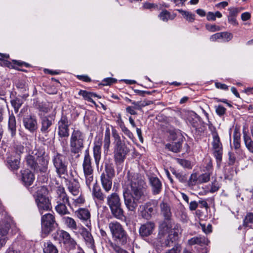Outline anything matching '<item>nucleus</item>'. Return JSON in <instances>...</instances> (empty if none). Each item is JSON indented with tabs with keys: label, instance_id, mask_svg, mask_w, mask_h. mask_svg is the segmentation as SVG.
<instances>
[{
	"label": "nucleus",
	"instance_id": "nucleus-1",
	"mask_svg": "<svg viewBox=\"0 0 253 253\" xmlns=\"http://www.w3.org/2000/svg\"><path fill=\"white\" fill-rule=\"evenodd\" d=\"M56 206L55 210L62 217L61 220L63 224L68 228L73 230H77L78 226L76 220L72 217L65 216L64 215L70 214L67 206L72 208L69 198L67 194L65 188L62 186H58L56 190V196H55Z\"/></svg>",
	"mask_w": 253,
	"mask_h": 253
},
{
	"label": "nucleus",
	"instance_id": "nucleus-2",
	"mask_svg": "<svg viewBox=\"0 0 253 253\" xmlns=\"http://www.w3.org/2000/svg\"><path fill=\"white\" fill-rule=\"evenodd\" d=\"M112 135L114 138V158L117 164L123 163L126 156L129 152V148L125 142L121 140V137L116 130H113Z\"/></svg>",
	"mask_w": 253,
	"mask_h": 253
},
{
	"label": "nucleus",
	"instance_id": "nucleus-3",
	"mask_svg": "<svg viewBox=\"0 0 253 253\" xmlns=\"http://www.w3.org/2000/svg\"><path fill=\"white\" fill-rule=\"evenodd\" d=\"M144 193L130 191L128 189H123L125 205L128 211H135L138 203L145 200Z\"/></svg>",
	"mask_w": 253,
	"mask_h": 253
},
{
	"label": "nucleus",
	"instance_id": "nucleus-4",
	"mask_svg": "<svg viewBox=\"0 0 253 253\" xmlns=\"http://www.w3.org/2000/svg\"><path fill=\"white\" fill-rule=\"evenodd\" d=\"M126 186L124 189H128L130 191L144 193L143 188L145 185L144 177L138 173H127Z\"/></svg>",
	"mask_w": 253,
	"mask_h": 253
},
{
	"label": "nucleus",
	"instance_id": "nucleus-5",
	"mask_svg": "<svg viewBox=\"0 0 253 253\" xmlns=\"http://www.w3.org/2000/svg\"><path fill=\"white\" fill-rule=\"evenodd\" d=\"M106 203L112 215L118 219H122L124 216V212L121 207V199L119 195L115 192L109 195L106 198Z\"/></svg>",
	"mask_w": 253,
	"mask_h": 253
},
{
	"label": "nucleus",
	"instance_id": "nucleus-6",
	"mask_svg": "<svg viewBox=\"0 0 253 253\" xmlns=\"http://www.w3.org/2000/svg\"><path fill=\"white\" fill-rule=\"evenodd\" d=\"M85 134L79 130H74L70 139L71 153L76 154L80 153L84 148Z\"/></svg>",
	"mask_w": 253,
	"mask_h": 253
},
{
	"label": "nucleus",
	"instance_id": "nucleus-7",
	"mask_svg": "<svg viewBox=\"0 0 253 253\" xmlns=\"http://www.w3.org/2000/svg\"><path fill=\"white\" fill-rule=\"evenodd\" d=\"M47 193V189L44 186L39 187L37 192L35 201L41 214L43 213V211H49L51 208L50 201L46 196Z\"/></svg>",
	"mask_w": 253,
	"mask_h": 253
},
{
	"label": "nucleus",
	"instance_id": "nucleus-8",
	"mask_svg": "<svg viewBox=\"0 0 253 253\" xmlns=\"http://www.w3.org/2000/svg\"><path fill=\"white\" fill-rule=\"evenodd\" d=\"M181 229L178 226L170 230L168 235L163 232H159L158 239L161 243L162 246L169 247L172 246L177 241Z\"/></svg>",
	"mask_w": 253,
	"mask_h": 253
},
{
	"label": "nucleus",
	"instance_id": "nucleus-9",
	"mask_svg": "<svg viewBox=\"0 0 253 253\" xmlns=\"http://www.w3.org/2000/svg\"><path fill=\"white\" fill-rule=\"evenodd\" d=\"M113 238L118 240L122 245L127 243V235L123 226L117 221H112L108 224Z\"/></svg>",
	"mask_w": 253,
	"mask_h": 253
},
{
	"label": "nucleus",
	"instance_id": "nucleus-10",
	"mask_svg": "<svg viewBox=\"0 0 253 253\" xmlns=\"http://www.w3.org/2000/svg\"><path fill=\"white\" fill-rule=\"evenodd\" d=\"M83 168L86 185L90 188L94 179L93 169L91 164V158L87 150L85 151L83 163Z\"/></svg>",
	"mask_w": 253,
	"mask_h": 253
},
{
	"label": "nucleus",
	"instance_id": "nucleus-11",
	"mask_svg": "<svg viewBox=\"0 0 253 253\" xmlns=\"http://www.w3.org/2000/svg\"><path fill=\"white\" fill-rule=\"evenodd\" d=\"M52 162L58 176L61 177L62 175L67 173L68 163L65 156L59 153H56L53 157Z\"/></svg>",
	"mask_w": 253,
	"mask_h": 253
},
{
	"label": "nucleus",
	"instance_id": "nucleus-12",
	"mask_svg": "<svg viewBox=\"0 0 253 253\" xmlns=\"http://www.w3.org/2000/svg\"><path fill=\"white\" fill-rule=\"evenodd\" d=\"M52 237L54 240L60 243H63L70 249L75 248L77 245L76 241L71 238L70 234L63 230H57L52 234Z\"/></svg>",
	"mask_w": 253,
	"mask_h": 253
},
{
	"label": "nucleus",
	"instance_id": "nucleus-13",
	"mask_svg": "<svg viewBox=\"0 0 253 253\" xmlns=\"http://www.w3.org/2000/svg\"><path fill=\"white\" fill-rule=\"evenodd\" d=\"M41 225L42 231L46 234H49L58 226L55 216L50 213H46L42 216Z\"/></svg>",
	"mask_w": 253,
	"mask_h": 253
},
{
	"label": "nucleus",
	"instance_id": "nucleus-14",
	"mask_svg": "<svg viewBox=\"0 0 253 253\" xmlns=\"http://www.w3.org/2000/svg\"><path fill=\"white\" fill-rule=\"evenodd\" d=\"M212 141L211 145L213 154L217 162H220L222 160L223 149L222 145L220 142V138L216 131L212 132Z\"/></svg>",
	"mask_w": 253,
	"mask_h": 253
},
{
	"label": "nucleus",
	"instance_id": "nucleus-15",
	"mask_svg": "<svg viewBox=\"0 0 253 253\" xmlns=\"http://www.w3.org/2000/svg\"><path fill=\"white\" fill-rule=\"evenodd\" d=\"M40 154L37 156V162L34 170L37 172L46 173L48 170L49 158L45 155L44 152L41 150Z\"/></svg>",
	"mask_w": 253,
	"mask_h": 253
},
{
	"label": "nucleus",
	"instance_id": "nucleus-16",
	"mask_svg": "<svg viewBox=\"0 0 253 253\" xmlns=\"http://www.w3.org/2000/svg\"><path fill=\"white\" fill-rule=\"evenodd\" d=\"M69 124L67 117L63 116L58 122V134L60 137H68L69 136Z\"/></svg>",
	"mask_w": 253,
	"mask_h": 253
},
{
	"label": "nucleus",
	"instance_id": "nucleus-17",
	"mask_svg": "<svg viewBox=\"0 0 253 253\" xmlns=\"http://www.w3.org/2000/svg\"><path fill=\"white\" fill-rule=\"evenodd\" d=\"M154 205L151 202L139 206L138 212L145 219H149L154 213Z\"/></svg>",
	"mask_w": 253,
	"mask_h": 253
},
{
	"label": "nucleus",
	"instance_id": "nucleus-18",
	"mask_svg": "<svg viewBox=\"0 0 253 253\" xmlns=\"http://www.w3.org/2000/svg\"><path fill=\"white\" fill-rule=\"evenodd\" d=\"M75 214L86 227H89L91 226V214L88 209L80 208L75 212Z\"/></svg>",
	"mask_w": 253,
	"mask_h": 253
},
{
	"label": "nucleus",
	"instance_id": "nucleus-19",
	"mask_svg": "<svg viewBox=\"0 0 253 253\" xmlns=\"http://www.w3.org/2000/svg\"><path fill=\"white\" fill-rule=\"evenodd\" d=\"M102 144V138L101 137H96L94 142L93 151L94 161L97 166L99 165L101 159Z\"/></svg>",
	"mask_w": 253,
	"mask_h": 253
},
{
	"label": "nucleus",
	"instance_id": "nucleus-20",
	"mask_svg": "<svg viewBox=\"0 0 253 253\" xmlns=\"http://www.w3.org/2000/svg\"><path fill=\"white\" fill-rule=\"evenodd\" d=\"M155 224L151 221H148L142 224L139 229V233L142 237H146L151 235L155 229Z\"/></svg>",
	"mask_w": 253,
	"mask_h": 253
},
{
	"label": "nucleus",
	"instance_id": "nucleus-21",
	"mask_svg": "<svg viewBox=\"0 0 253 253\" xmlns=\"http://www.w3.org/2000/svg\"><path fill=\"white\" fill-rule=\"evenodd\" d=\"M21 180L26 186L31 185L35 180L34 173L29 169H25L21 171Z\"/></svg>",
	"mask_w": 253,
	"mask_h": 253
},
{
	"label": "nucleus",
	"instance_id": "nucleus-22",
	"mask_svg": "<svg viewBox=\"0 0 253 253\" xmlns=\"http://www.w3.org/2000/svg\"><path fill=\"white\" fill-rule=\"evenodd\" d=\"M67 187L70 193L73 196H77L81 192V187L78 180L73 179L68 181Z\"/></svg>",
	"mask_w": 253,
	"mask_h": 253
},
{
	"label": "nucleus",
	"instance_id": "nucleus-23",
	"mask_svg": "<svg viewBox=\"0 0 253 253\" xmlns=\"http://www.w3.org/2000/svg\"><path fill=\"white\" fill-rule=\"evenodd\" d=\"M149 182L152 187L153 194L154 195L159 194L162 189V184L160 180L157 177H150Z\"/></svg>",
	"mask_w": 253,
	"mask_h": 253
},
{
	"label": "nucleus",
	"instance_id": "nucleus-24",
	"mask_svg": "<svg viewBox=\"0 0 253 253\" xmlns=\"http://www.w3.org/2000/svg\"><path fill=\"white\" fill-rule=\"evenodd\" d=\"M23 123L25 127L31 131H33L38 128L36 119L31 116L24 118L23 119Z\"/></svg>",
	"mask_w": 253,
	"mask_h": 253
},
{
	"label": "nucleus",
	"instance_id": "nucleus-25",
	"mask_svg": "<svg viewBox=\"0 0 253 253\" xmlns=\"http://www.w3.org/2000/svg\"><path fill=\"white\" fill-rule=\"evenodd\" d=\"M92 195L94 199H96L100 201H103L106 198L105 195L103 193L97 181L93 184Z\"/></svg>",
	"mask_w": 253,
	"mask_h": 253
},
{
	"label": "nucleus",
	"instance_id": "nucleus-26",
	"mask_svg": "<svg viewBox=\"0 0 253 253\" xmlns=\"http://www.w3.org/2000/svg\"><path fill=\"white\" fill-rule=\"evenodd\" d=\"M12 220L10 217H5L0 221V232L7 235L11 226Z\"/></svg>",
	"mask_w": 253,
	"mask_h": 253
},
{
	"label": "nucleus",
	"instance_id": "nucleus-27",
	"mask_svg": "<svg viewBox=\"0 0 253 253\" xmlns=\"http://www.w3.org/2000/svg\"><path fill=\"white\" fill-rule=\"evenodd\" d=\"M209 243L208 239L205 236L194 237L188 240V244L190 246L198 245L200 246L207 245Z\"/></svg>",
	"mask_w": 253,
	"mask_h": 253
},
{
	"label": "nucleus",
	"instance_id": "nucleus-28",
	"mask_svg": "<svg viewBox=\"0 0 253 253\" xmlns=\"http://www.w3.org/2000/svg\"><path fill=\"white\" fill-rule=\"evenodd\" d=\"M101 182L103 188L106 192H109L112 188V178L105 175L104 173L101 175Z\"/></svg>",
	"mask_w": 253,
	"mask_h": 253
},
{
	"label": "nucleus",
	"instance_id": "nucleus-29",
	"mask_svg": "<svg viewBox=\"0 0 253 253\" xmlns=\"http://www.w3.org/2000/svg\"><path fill=\"white\" fill-rule=\"evenodd\" d=\"M81 235L84 238L86 245L90 247L94 246V240L91 233L84 227L81 228Z\"/></svg>",
	"mask_w": 253,
	"mask_h": 253
},
{
	"label": "nucleus",
	"instance_id": "nucleus-30",
	"mask_svg": "<svg viewBox=\"0 0 253 253\" xmlns=\"http://www.w3.org/2000/svg\"><path fill=\"white\" fill-rule=\"evenodd\" d=\"M160 207L161 209V213L164 216L165 218L166 219H169L171 215V213L169 205L164 202H162L160 204Z\"/></svg>",
	"mask_w": 253,
	"mask_h": 253
},
{
	"label": "nucleus",
	"instance_id": "nucleus-31",
	"mask_svg": "<svg viewBox=\"0 0 253 253\" xmlns=\"http://www.w3.org/2000/svg\"><path fill=\"white\" fill-rule=\"evenodd\" d=\"M243 139L245 145L249 152L253 154V140L247 133H244Z\"/></svg>",
	"mask_w": 253,
	"mask_h": 253
},
{
	"label": "nucleus",
	"instance_id": "nucleus-32",
	"mask_svg": "<svg viewBox=\"0 0 253 253\" xmlns=\"http://www.w3.org/2000/svg\"><path fill=\"white\" fill-rule=\"evenodd\" d=\"M41 119L42 127L41 130L43 133L47 132L48 131L49 127L52 125V122L45 117H41Z\"/></svg>",
	"mask_w": 253,
	"mask_h": 253
},
{
	"label": "nucleus",
	"instance_id": "nucleus-33",
	"mask_svg": "<svg viewBox=\"0 0 253 253\" xmlns=\"http://www.w3.org/2000/svg\"><path fill=\"white\" fill-rule=\"evenodd\" d=\"M165 147L169 151L174 153H177L180 150L181 143L178 141L177 142L172 143L171 144H167L165 145Z\"/></svg>",
	"mask_w": 253,
	"mask_h": 253
},
{
	"label": "nucleus",
	"instance_id": "nucleus-34",
	"mask_svg": "<svg viewBox=\"0 0 253 253\" xmlns=\"http://www.w3.org/2000/svg\"><path fill=\"white\" fill-rule=\"evenodd\" d=\"M27 165L32 169H35L37 162V156L29 155L26 158Z\"/></svg>",
	"mask_w": 253,
	"mask_h": 253
},
{
	"label": "nucleus",
	"instance_id": "nucleus-35",
	"mask_svg": "<svg viewBox=\"0 0 253 253\" xmlns=\"http://www.w3.org/2000/svg\"><path fill=\"white\" fill-rule=\"evenodd\" d=\"M175 16V14H173L171 15L168 10H164L160 13L159 17L163 21H167L169 19H173Z\"/></svg>",
	"mask_w": 253,
	"mask_h": 253
},
{
	"label": "nucleus",
	"instance_id": "nucleus-36",
	"mask_svg": "<svg viewBox=\"0 0 253 253\" xmlns=\"http://www.w3.org/2000/svg\"><path fill=\"white\" fill-rule=\"evenodd\" d=\"M104 145L103 147L105 151H108L109 150L110 145V131L108 128H107L105 131V135L104 138Z\"/></svg>",
	"mask_w": 253,
	"mask_h": 253
},
{
	"label": "nucleus",
	"instance_id": "nucleus-37",
	"mask_svg": "<svg viewBox=\"0 0 253 253\" xmlns=\"http://www.w3.org/2000/svg\"><path fill=\"white\" fill-rule=\"evenodd\" d=\"M8 128L11 131V135L13 136L16 130V120L13 114L10 115L9 117Z\"/></svg>",
	"mask_w": 253,
	"mask_h": 253
},
{
	"label": "nucleus",
	"instance_id": "nucleus-38",
	"mask_svg": "<svg viewBox=\"0 0 253 253\" xmlns=\"http://www.w3.org/2000/svg\"><path fill=\"white\" fill-rule=\"evenodd\" d=\"M43 252L44 253H58V252L56 247L50 242L44 244Z\"/></svg>",
	"mask_w": 253,
	"mask_h": 253
},
{
	"label": "nucleus",
	"instance_id": "nucleus-39",
	"mask_svg": "<svg viewBox=\"0 0 253 253\" xmlns=\"http://www.w3.org/2000/svg\"><path fill=\"white\" fill-rule=\"evenodd\" d=\"M153 103V102L149 100H141L139 101H133L132 102V104H133L134 105V108L137 110H140L143 107L149 105L150 104H151Z\"/></svg>",
	"mask_w": 253,
	"mask_h": 253
},
{
	"label": "nucleus",
	"instance_id": "nucleus-40",
	"mask_svg": "<svg viewBox=\"0 0 253 253\" xmlns=\"http://www.w3.org/2000/svg\"><path fill=\"white\" fill-rule=\"evenodd\" d=\"M6 166L11 171H15L16 169V157L14 156L7 158Z\"/></svg>",
	"mask_w": 253,
	"mask_h": 253
},
{
	"label": "nucleus",
	"instance_id": "nucleus-41",
	"mask_svg": "<svg viewBox=\"0 0 253 253\" xmlns=\"http://www.w3.org/2000/svg\"><path fill=\"white\" fill-rule=\"evenodd\" d=\"M178 11H179L182 15L186 18V19L190 22H192L195 20V14L192 13L191 12L183 10L182 9H178Z\"/></svg>",
	"mask_w": 253,
	"mask_h": 253
},
{
	"label": "nucleus",
	"instance_id": "nucleus-42",
	"mask_svg": "<svg viewBox=\"0 0 253 253\" xmlns=\"http://www.w3.org/2000/svg\"><path fill=\"white\" fill-rule=\"evenodd\" d=\"M199 183V175L196 173H192L188 181V184L189 186H193Z\"/></svg>",
	"mask_w": 253,
	"mask_h": 253
},
{
	"label": "nucleus",
	"instance_id": "nucleus-43",
	"mask_svg": "<svg viewBox=\"0 0 253 253\" xmlns=\"http://www.w3.org/2000/svg\"><path fill=\"white\" fill-rule=\"evenodd\" d=\"M211 173L210 172H206L199 175V183L200 184L206 183L210 181Z\"/></svg>",
	"mask_w": 253,
	"mask_h": 253
},
{
	"label": "nucleus",
	"instance_id": "nucleus-44",
	"mask_svg": "<svg viewBox=\"0 0 253 253\" xmlns=\"http://www.w3.org/2000/svg\"><path fill=\"white\" fill-rule=\"evenodd\" d=\"M233 147L235 149H238L240 147V135L236 132L233 134Z\"/></svg>",
	"mask_w": 253,
	"mask_h": 253
},
{
	"label": "nucleus",
	"instance_id": "nucleus-45",
	"mask_svg": "<svg viewBox=\"0 0 253 253\" xmlns=\"http://www.w3.org/2000/svg\"><path fill=\"white\" fill-rule=\"evenodd\" d=\"M85 202V199L83 196L80 195L79 197L75 199H73V205L75 207H80L83 205Z\"/></svg>",
	"mask_w": 253,
	"mask_h": 253
},
{
	"label": "nucleus",
	"instance_id": "nucleus-46",
	"mask_svg": "<svg viewBox=\"0 0 253 253\" xmlns=\"http://www.w3.org/2000/svg\"><path fill=\"white\" fill-rule=\"evenodd\" d=\"M253 223V213L249 212L247 214L243 222V226H248L249 223Z\"/></svg>",
	"mask_w": 253,
	"mask_h": 253
},
{
	"label": "nucleus",
	"instance_id": "nucleus-47",
	"mask_svg": "<svg viewBox=\"0 0 253 253\" xmlns=\"http://www.w3.org/2000/svg\"><path fill=\"white\" fill-rule=\"evenodd\" d=\"M122 131L131 140L134 139L133 133L124 125H120Z\"/></svg>",
	"mask_w": 253,
	"mask_h": 253
},
{
	"label": "nucleus",
	"instance_id": "nucleus-48",
	"mask_svg": "<svg viewBox=\"0 0 253 253\" xmlns=\"http://www.w3.org/2000/svg\"><path fill=\"white\" fill-rule=\"evenodd\" d=\"M177 163L185 168L191 169V165L190 161L182 159H177Z\"/></svg>",
	"mask_w": 253,
	"mask_h": 253
},
{
	"label": "nucleus",
	"instance_id": "nucleus-49",
	"mask_svg": "<svg viewBox=\"0 0 253 253\" xmlns=\"http://www.w3.org/2000/svg\"><path fill=\"white\" fill-rule=\"evenodd\" d=\"M38 108H39V111L40 112V113L39 114V115H40V116L42 115V113H43V114L46 113L50 111L49 107L48 106V105L47 104H40L39 105Z\"/></svg>",
	"mask_w": 253,
	"mask_h": 253
},
{
	"label": "nucleus",
	"instance_id": "nucleus-50",
	"mask_svg": "<svg viewBox=\"0 0 253 253\" xmlns=\"http://www.w3.org/2000/svg\"><path fill=\"white\" fill-rule=\"evenodd\" d=\"M105 171L104 173L105 175H107L109 177H112L114 175V170L113 168L108 165H106L105 167Z\"/></svg>",
	"mask_w": 253,
	"mask_h": 253
},
{
	"label": "nucleus",
	"instance_id": "nucleus-51",
	"mask_svg": "<svg viewBox=\"0 0 253 253\" xmlns=\"http://www.w3.org/2000/svg\"><path fill=\"white\" fill-rule=\"evenodd\" d=\"M110 246L112 249L117 253H127L125 250L122 249L120 247L117 245L116 244H113L112 242L110 243Z\"/></svg>",
	"mask_w": 253,
	"mask_h": 253
},
{
	"label": "nucleus",
	"instance_id": "nucleus-52",
	"mask_svg": "<svg viewBox=\"0 0 253 253\" xmlns=\"http://www.w3.org/2000/svg\"><path fill=\"white\" fill-rule=\"evenodd\" d=\"M241 9H242V8H241L240 9L239 8H236V7L229 8L228 9L229 13V15L228 16L237 17L238 14L240 12V10Z\"/></svg>",
	"mask_w": 253,
	"mask_h": 253
},
{
	"label": "nucleus",
	"instance_id": "nucleus-53",
	"mask_svg": "<svg viewBox=\"0 0 253 253\" xmlns=\"http://www.w3.org/2000/svg\"><path fill=\"white\" fill-rule=\"evenodd\" d=\"M215 112L219 116H223L226 112V108L221 105L215 106Z\"/></svg>",
	"mask_w": 253,
	"mask_h": 253
},
{
	"label": "nucleus",
	"instance_id": "nucleus-54",
	"mask_svg": "<svg viewBox=\"0 0 253 253\" xmlns=\"http://www.w3.org/2000/svg\"><path fill=\"white\" fill-rule=\"evenodd\" d=\"M221 39H224L226 42H229L233 37V36L231 33L227 32H221Z\"/></svg>",
	"mask_w": 253,
	"mask_h": 253
},
{
	"label": "nucleus",
	"instance_id": "nucleus-55",
	"mask_svg": "<svg viewBox=\"0 0 253 253\" xmlns=\"http://www.w3.org/2000/svg\"><path fill=\"white\" fill-rule=\"evenodd\" d=\"M219 189V185L216 180L211 182V187L210 190L211 193H214L217 191Z\"/></svg>",
	"mask_w": 253,
	"mask_h": 253
},
{
	"label": "nucleus",
	"instance_id": "nucleus-56",
	"mask_svg": "<svg viewBox=\"0 0 253 253\" xmlns=\"http://www.w3.org/2000/svg\"><path fill=\"white\" fill-rule=\"evenodd\" d=\"M206 27L208 31L212 32L220 30V27L215 25L207 24Z\"/></svg>",
	"mask_w": 253,
	"mask_h": 253
},
{
	"label": "nucleus",
	"instance_id": "nucleus-57",
	"mask_svg": "<svg viewBox=\"0 0 253 253\" xmlns=\"http://www.w3.org/2000/svg\"><path fill=\"white\" fill-rule=\"evenodd\" d=\"M7 240V236L0 232V249L5 246Z\"/></svg>",
	"mask_w": 253,
	"mask_h": 253
},
{
	"label": "nucleus",
	"instance_id": "nucleus-58",
	"mask_svg": "<svg viewBox=\"0 0 253 253\" xmlns=\"http://www.w3.org/2000/svg\"><path fill=\"white\" fill-rule=\"evenodd\" d=\"M117 81V80L114 78H108L104 79L102 81V85H110L114 83H115Z\"/></svg>",
	"mask_w": 253,
	"mask_h": 253
},
{
	"label": "nucleus",
	"instance_id": "nucleus-59",
	"mask_svg": "<svg viewBox=\"0 0 253 253\" xmlns=\"http://www.w3.org/2000/svg\"><path fill=\"white\" fill-rule=\"evenodd\" d=\"M173 173L175 175V177L181 182H185L187 179L185 175H183L181 173L173 172Z\"/></svg>",
	"mask_w": 253,
	"mask_h": 253
},
{
	"label": "nucleus",
	"instance_id": "nucleus-60",
	"mask_svg": "<svg viewBox=\"0 0 253 253\" xmlns=\"http://www.w3.org/2000/svg\"><path fill=\"white\" fill-rule=\"evenodd\" d=\"M236 17L235 16H228V21L229 23L233 26H237L238 25V23L237 21Z\"/></svg>",
	"mask_w": 253,
	"mask_h": 253
},
{
	"label": "nucleus",
	"instance_id": "nucleus-61",
	"mask_svg": "<svg viewBox=\"0 0 253 253\" xmlns=\"http://www.w3.org/2000/svg\"><path fill=\"white\" fill-rule=\"evenodd\" d=\"M251 17V14L248 12H244L241 14V19L244 21L250 19Z\"/></svg>",
	"mask_w": 253,
	"mask_h": 253
},
{
	"label": "nucleus",
	"instance_id": "nucleus-62",
	"mask_svg": "<svg viewBox=\"0 0 253 253\" xmlns=\"http://www.w3.org/2000/svg\"><path fill=\"white\" fill-rule=\"evenodd\" d=\"M198 206V204L196 201H192L189 203V209L191 211H195L197 208Z\"/></svg>",
	"mask_w": 253,
	"mask_h": 253
},
{
	"label": "nucleus",
	"instance_id": "nucleus-63",
	"mask_svg": "<svg viewBox=\"0 0 253 253\" xmlns=\"http://www.w3.org/2000/svg\"><path fill=\"white\" fill-rule=\"evenodd\" d=\"M207 19L208 21L215 20L214 13L212 12H209L207 15Z\"/></svg>",
	"mask_w": 253,
	"mask_h": 253
},
{
	"label": "nucleus",
	"instance_id": "nucleus-64",
	"mask_svg": "<svg viewBox=\"0 0 253 253\" xmlns=\"http://www.w3.org/2000/svg\"><path fill=\"white\" fill-rule=\"evenodd\" d=\"M180 250L178 249L177 246H174L171 249L169 250L165 253H180Z\"/></svg>",
	"mask_w": 253,
	"mask_h": 253
}]
</instances>
